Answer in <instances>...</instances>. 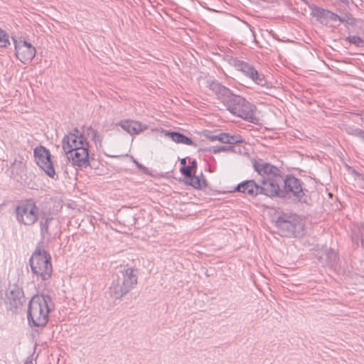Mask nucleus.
I'll list each match as a JSON object with an SVG mask.
<instances>
[{
	"instance_id": "1",
	"label": "nucleus",
	"mask_w": 364,
	"mask_h": 364,
	"mask_svg": "<svg viewBox=\"0 0 364 364\" xmlns=\"http://www.w3.org/2000/svg\"><path fill=\"white\" fill-rule=\"evenodd\" d=\"M252 165L255 171L261 177L259 180L261 195L269 198H281L280 185L284 181L281 171L277 166L265 162L262 159L255 160Z\"/></svg>"
},
{
	"instance_id": "36",
	"label": "nucleus",
	"mask_w": 364,
	"mask_h": 364,
	"mask_svg": "<svg viewBox=\"0 0 364 364\" xmlns=\"http://www.w3.org/2000/svg\"><path fill=\"white\" fill-rule=\"evenodd\" d=\"M181 164L183 165V166H186V159H181Z\"/></svg>"
},
{
	"instance_id": "10",
	"label": "nucleus",
	"mask_w": 364,
	"mask_h": 364,
	"mask_svg": "<svg viewBox=\"0 0 364 364\" xmlns=\"http://www.w3.org/2000/svg\"><path fill=\"white\" fill-rule=\"evenodd\" d=\"M284 187L280 192L281 198H294L297 201H301L304 192L299 179L292 176H287L283 182Z\"/></svg>"
},
{
	"instance_id": "11",
	"label": "nucleus",
	"mask_w": 364,
	"mask_h": 364,
	"mask_svg": "<svg viewBox=\"0 0 364 364\" xmlns=\"http://www.w3.org/2000/svg\"><path fill=\"white\" fill-rule=\"evenodd\" d=\"M16 56L22 63L31 61L36 55V48L28 42L23 39L14 40Z\"/></svg>"
},
{
	"instance_id": "8",
	"label": "nucleus",
	"mask_w": 364,
	"mask_h": 364,
	"mask_svg": "<svg viewBox=\"0 0 364 364\" xmlns=\"http://www.w3.org/2000/svg\"><path fill=\"white\" fill-rule=\"evenodd\" d=\"M276 224L282 236L299 237L303 235L304 223L299 217H290L289 220L281 217L278 218Z\"/></svg>"
},
{
	"instance_id": "22",
	"label": "nucleus",
	"mask_w": 364,
	"mask_h": 364,
	"mask_svg": "<svg viewBox=\"0 0 364 364\" xmlns=\"http://www.w3.org/2000/svg\"><path fill=\"white\" fill-rule=\"evenodd\" d=\"M213 153L217 154L219 152H224V151H232L235 152V147L232 146H214L210 150Z\"/></svg>"
},
{
	"instance_id": "17",
	"label": "nucleus",
	"mask_w": 364,
	"mask_h": 364,
	"mask_svg": "<svg viewBox=\"0 0 364 364\" xmlns=\"http://www.w3.org/2000/svg\"><path fill=\"white\" fill-rule=\"evenodd\" d=\"M23 297V292L18 286H11L9 287V293L8 294V299L17 306L21 304V299Z\"/></svg>"
},
{
	"instance_id": "31",
	"label": "nucleus",
	"mask_w": 364,
	"mask_h": 364,
	"mask_svg": "<svg viewBox=\"0 0 364 364\" xmlns=\"http://www.w3.org/2000/svg\"><path fill=\"white\" fill-rule=\"evenodd\" d=\"M355 134L356 135H358V136H360V138H363L364 139V131L360 129H356L355 130Z\"/></svg>"
},
{
	"instance_id": "9",
	"label": "nucleus",
	"mask_w": 364,
	"mask_h": 364,
	"mask_svg": "<svg viewBox=\"0 0 364 364\" xmlns=\"http://www.w3.org/2000/svg\"><path fill=\"white\" fill-rule=\"evenodd\" d=\"M35 161L38 167L51 178H55L56 173L50 159V153L43 146H36L33 150Z\"/></svg>"
},
{
	"instance_id": "37",
	"label": "nucleus",
	"mask_w": 364,
	"mask_h": 364,
	"mask_svg": "<svg viewBox=\"0 0 364 364\" xmlns=\"http://www.w3.org/2000/svg\"><path fill=\"white\" fill-rule=\"evenodd\" d=\"M341 1L344 2V1H346V0H341Z\"/></svg>"
},
{
	"instance_id": "14",
	"label": "nucleus",
	"mask_w": 364,
	"mask_h": 364,
	"mask_svg": "<svg viewBox=\"0 0 364 364\" xmlns=\"http://www.w3.org/2000/svg\"><path fill=\"white\" fill-rule=\"evenodd\" d=\"M234 65L237 70L241 71L245 75L250 77L256 83L259 85H263L262 80L259 78L257 71L255 70L252 66L240 61H235Z\"/></svg>"
},
{
	"instance_id": "4",
	"label": "nucleus",
	"mask_w": 364,
	"mask_h": 364,
	"mask_svg": "<svg viewBox=\"0 0 364 364\" xmlns=\"http://www.w3.org/2000/svg\"><path fill=\"white\" fill-rule=\"evenodd\" d=\"M84 134L90 137L97 147L102 146V137L98 134L97 130L91 127H87L84 134L75 129L73 132L68 133L62 139V147L65 152H71L82 146H90Z\"/></svg>"
},
{
	"instance_id": "28",
	"label": "nucleus",
	"mask_w": 364,
	"mask_h": 364,
	"mask_svg": "<svg viewBox=\"0 0 364 364\" xmlns=\"http://www.w3.org/2000/svg\"><path fill=\"white\" fill-rule=\"evenodd\" d=\"M229 135L230 134L228 133H220V134H218V141L224 144H228V142H230Z\"/></svg>"
},
{
	"instance_id": "20",
	"label": "nucleus",
	"mask_w": 364,
	"mask_h": 364,
	"mask_svg": "<svg viewBox=\"0 0 364 364\" xmlns=\"http://www.w3.org/2000/svg\"><path fill=\"white\" fill-rule=\"evenodd\" d=\"M322 14L325 17H326L332 21L338 20L341 22L347 23L348 24H352L353 23V20L352 18H349L348 16L341 17V16H338L337 14H333L329 11L323 10Z\"/></svg>"
},
{
	"instance_id": "13",
	"label": "nucleus",
	"mask_w": 364,
	"mask_h": 364,
	"mask_svg": "<svg viewBox=\"0 0 364 364\" xmlns=\"http://www.w3.org/2000/svg\"><path fill=\"white\" fill-rule=\"evenodd\" d=\"M232 192H238L250 198H255L261 195L259 184L255 180H246L238 183L233 189Z\"/></svg>"
},
{
	"instance_id": "7",
	"label": "nucleus",
	"mask_w": 364,
	"mask_h": 364,
	"mask_svg": "<svg viewBox=\"0 0 364 364\" xmlns=\"http://www.w3.org/2000/svg\"><path fill=\"white\" fill-rule=\"evenodd\" d=\"M39 208L31 199L21 202L16 208V220L24 225H33L38 219Z\"/></svg>"
},
{
	"instance_id": "5",
	"label": "nucleus",
	"mask_w": 364,
	"mask_h": 364,
	"mask_svg": "<svg viewBox=\"0 0 364 364\" xmlns=\"http://www.w3.org/2000/svg\"><path fill=\"white\" fill-rule=\"evenodd\" d=\"M138 277L136 270L129 267L120 270L117 274V278L114 279L109 287L110 294L116 299H120L137 284Z\"/></svg>"
},
{
	"instance_id": "27",
	"label": "nucleus",
	"mask_w": 364,
	"mask_h": 364,
	"mask_svg": "<svg viewBox=\"0 0 364 364\" xmlns=\"http://www.w3.org/2000/svg\"><path fill=\"white\" fill-rule=\"evenodd\" d=\"M181 172L182 174L186 177L188 179L192 176V170L189 166H182L181 168Z\"/></svg>"
},
{
	"instance_id": "16",
	"label": "nucleus",
	"mask_w": 364,
	"mask_h": 364,
	"mask_svg": "<svg viewBox=\"0 0 364 364\" xmlns=\"http://www.w3.org/2000/svg\"><path fill=\"white\" fill-rule=\"evenodd\" d=\"M165 136L170 138L176 144H182L194 147L197 146V144L189 137L184 134L177 132L166 131L164 134Z\"/></svg>"
},
{
	"instance_id": "15",
	"label": "nucleus",
	"mask_w": 364,
	"mask_h": 364,
	"mask_svg": "<svg viewBox=\"0 0 364 364\" xmlns=\"http://www.w3.org/2000/svg\"><path fill=\"white\" fill-rule=\"evenodd\" d=\"M122 129L131 135L138 134L141 132L146 129V126L142 125L140 122L132 120H124L119 124Z\"/></svg>"
},
{
	"instance_id": "35",
	"label": "nucleus",
	"mask_w": 364,
	"mask_h": 364,
	"mask_svg": "<svg viewBox=\"0 0 364 364\" xmlns=\"http://www.w3.org/2000/svg\"><path fill=\"white\" fill-rule=\"evenodd\" d=\"M358 176L361 177V179L363 181L361 186H362L363 188H364V176L363 175H361V174H358Z\"/></svg>"
},
{
	"instance_id": "2",
	"label": "nucleus",
	"mask_w": 364,
	"mask_h": 364,
	"mask_svg": "<svg viewBox=\"0 0 364 364\" xmlns=\"http://www.w3.org/2000/svg\"><path fill=\"white\" fill-rule=\"evenodd\" d=\"M52 299L44 294L33 296L28 303L27 318L29 325L36 327L45 326L49 319V314L53 311Z\"/></svg>"
},
{
	"instance_id": "29",
	"label": "nucleus",
	"mask_w": 364,
	"mask_h": 364,
	"mask_svg": "<svg viewBox=\"0 0 364 364\" xmlns=\"http://www.w3.org/2000/svg\"><path fill=\"white\" fill-rule=\"evenodd\" d=\"M210 89L213 91H223L225 87L218 82H213L210 85Z\"/></svg>"
},
{
	"instance_id": "6",
	"label": "nucleus",
	"mask_w": 364,
	"mask_h": 364,
	"mask_svg": "<svg viewBox=\"0 0 364 364\" xmlns=\"http://www.w3.org/2000/svg\"><path fill=\"white\" fill-rule=\"evenodd\" d=\"M32 273L38 279L46 281L50 278L53 267L50 255L44 250L36 249L30 258Z\"/></svg>"
},
{
	"instance_id": "33",
	"label": "nucleus",
	"mask_w": 364,
	"mask_h": 364,
	"mask_svg": "<svg viewBox=\"0 0 364 364\" xmlns=\"http://www.w3.org/2000/svg\"><path fill=\"white\" fill-rule=\"evenodd\" d=\"M189 167H191V169L193 171V169H195L196 168V166H197V162L196 160H193L191 162V165L188 166Z\"/></svg>"
},
{
	"instance_id": "23",
	"label": "nucleus",
	"mask_w": 364,
	"mask_h": 364,
	"mask_svg": "<svg viewBox=\"0 0 364 364\" xmlns=\"http://www.w3.org/2000/svg\"><path fill=\"white\" fill-rule=\"evenodd\" d=\"M325 255L329 259V261L326 262V264L330 266H333L338 259L336 252L331 250L326 252Z\"/></svg>"
},
{
	"instance_id": "30",
	"label": "nucleus",
	"mask_w": 364,
	"mask_h": 364,
	"mask_svg": "<svg viewBox=\"0 0 364 364\" xmlns=\"http://www.w3.org/2000/svg\"><path fill=\"white\" fill-rule=\"evenodd\" d=\"M132 161L134 164L137 166V168L141 171H143L144 173H146L147 168L144 165L138 162L133 156H131Z\"/></svg>"
},
{
	"instance_id": "21",
	"label": "nucleus",
	"mask_w": 364,
	"mask_h": 364,
	"mask_svg": "<svg viewBox=\"0 0 364 364\" xmlns=\"http://www.w3.org/2000/svg\"><path fill=\"white\" fill-rule=\"evenodd\" d=\"M52 218L47 216L40 221L41 235L43 237L48 234V226Z\"/></svg>"
},
{
	"instance_id": "18",
	"label": "nucleus",
	"mask_w": 364,
	"mask_h": 364,
	"mask_svg": "<svg viewBox=\"0 0 364 364\" xmlns=\"http://www.w3.org/2000/svg\"><path fill=\"white\" fill-rule=\"evenodd\" d=\"M352 240L356 245H358L359 242L361 243V246L364 247V225H360L355 227L352 230Z\"/></svg>"
},
{
	"instance_id": "34",
	"label": "nucleus",
	"mask_w": 364,
	"mask_h": 364,
	"mask_svg": "<svg viewBox=\"0 0 364 364\" xmlns=\"http://www.w3.org/2000/svg\"><path fill=\"white\" fill-rule=\"evenodd\" d=\"M218 135H213V136H209L210 140L213 141L218 140Z\"/></svg>"
},
{
	"instance_id": "25",
	"label": "nucleus",
	"mask_w": 364,
	"mask_h": 364,
	"mask_svg": "<svg viewBox=\"0 0 364 364\" xmlns=\"http://www.w3.org/2000/svg\"><path fill=\"white\" fill-rule=\"evenodd\" d=\"M229 141L228 144H234L244 142V139L242 138L240 135H229Z\"/></svg>"
},
{
	"instance_id": "19",
	"label": "nucleus",
	"mask_w": 364,
	"mask_h": 364,
	"mask_svg": "<svg viewBox=\"0 0 364 364\" xmlns=\"http://www.w3.org/2000/svg\"><path fill=\"white\" fill-rule=\"evenodd\" d=\"M188 183L195 188L201 189L206 186V181L203 175L198 176L192 175V176L188 179Z\"/></svg>"
},
{
	"instance_id": "12",
	"label": "nucleus",
	"mask_w": 364,
	"mask_h": 364,
	"mask_svg": "<svg viewBox=\"0 0 364 364\" xmlns=\"http://www.w3.org/2000/svg\"><path fill=\"white\" fill-rule=\"evenodd\" d=\"M90 146H82L71 152H65L69 161L80 168H87L90 164L88 149Z\"/></svg>"
},
{
	"instance_id": "26",
	"label": "nucleus",
	"mask_w": 364,
	"mask_h": 364,
	"mask_svg": "<svg viewBox=\"0 0 364 364\" xmlns=\"http://www.w3.org/2000/svg\"><path fill=\"white\" fill-rule=\"evenodd\" d=\"M348 39L350 43H353L357 46H363V43H364L363 41L358 36H349L348 38Z\"/></svg>"
},
{
	"instance_id": "32",
	"label": "nucleus",
	"mask_w": 364,
	"mask_h": 364,
	"mask_svg": "<svg viewBox=\"0 0 364 364\" xmlns=\"http://www.w3.org/2000/svg\"><path fill=\"white\" fill-rule=\"evenodd\" d=\"M3 301H4V289L0 286V306L2 304Z\"/></svg>"
},
{
	"instance_id": "24",
	"label": "nucleus",
	"mask_w": 364,
	"mask_h": 364,
	"mask_svg": "<svg viewBox=\"0 0 364 364\" xmlns=\"http://www.w3.org/2000/svg\"><path fill=\"white\" fill-rule=\"evenodd\" d=\"M9 44V36L0 28V47H6Z\"/></svg>"
},
{
	"instance_id": "3",
	"label": "nucleus",
	"mask_w": 364,
	"mask_h": 364,
	"mask_svg": "<svg viewBox=\"0 0 364 364\" xmlns=\"http://www.w3.org/2000/svg\"><path fill=\"white\" fill-rule=\"evenodd\" d=\"M227 109L245 120L253 122L256 119V107L240 95L234 92H218Z\"/></svg>"
}]
</instances>
